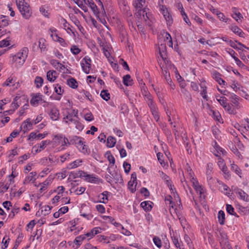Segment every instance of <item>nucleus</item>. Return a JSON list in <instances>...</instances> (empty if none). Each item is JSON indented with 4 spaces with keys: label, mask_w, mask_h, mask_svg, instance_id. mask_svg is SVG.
I'll return each mask as SVG.
<instances>
[{
    "label": "nucleus",
    "mask_w": 249,
    "mask_h": 249,
    "mask_svg": "<svg viewBox=\"0 0 249 249\" xmlns=\"http://www.w3.org/2000/svg\"><path fill=\"white\" fill-rule=\"evenodd\" d=\"M74 178L79 177L87 182L91 183H98L100 180L97 176L94 174H88L87 172L79 170L75 173Z\"/></svg>",
    "instance_id": "3"
},
{
    "label": "nucleus",
    "mask_w": 249,
    "mask_h": 249,
    "mask_svg": "<svg viewBox=\"0 0 249 249\" xmlns=\"http://www.w3.org/2000/svg\"><path fill=\"white\" fill-rule=\"evenodd\" d=\"M43 83V79L42 77L37 76L35 79V84L37 88H40Z\"/></svg>",
    "instance_id": "59"
},
{
    "label": "nucleus",
    "mask_w": 249,
    "mask_h": 249,
    "mask_svg": "<svg viewBox=\"0 0 249 249\" xmlns=\"http://www.w3.org/2000/svg\"><path fill=\"white\" fill-rule=\"evenodd\" d=\"M220 184L222 185V186L223 187V190L222 191V192L226 196H230L231 195V191L230 188L225 183H220Z\"/></svg>",
    "instance_id": "55"
},
{
    "label": "nucleus",
    "mask_w": 249,
    "mask_h": 249,
    "mask_svg": "<svg viewBox=\"0 0 249 249\" xmlns=\"http://www.w3.org/2000/svg\"><path fill=\"white\" fill-rule=\"evenodd\" d=\"M64 23H63V26L65 30L67 31V32L70 34L71 33L74 36V33L73 31L71 29V26L69 25V24L64 19Z\"/></svg>",
    "instance_id": "57"
},
{
    "label": "nucleus",
    "mask_w": 249,
    "mask_h": 249,
    "mask_svg": "<svg viewBox=\"0 0 249 249\" xmlns=\"http://www.w3.org/2000/svg\"><path fill=\"white\" fill-rule=\"evenodd\" d=\"M207 179L209 187L213 189L216 184L215 179L212 176L207 177Z\"/></svg>",
    "instance_id": "53"
},
{
    "label": "nucleus",
    "mask_w": 249,
    "mask_h": 249,
    "mask_svg": "<svg viewBox=\"0 0 249 249\" xmlns=\"http://www.w3.org/2000/svg\"><path fill=\"white\" fill-rule=\"evenodd\" d=\"M212 146L213 148L212 152L215 156L220 157L221 155H225L226 153V152L217 144L216 142H213Z\"/></svg>",
    "instance_id": "14"
},
{
    "label": "nucleus",
    "mask_w": 249,
    "mask_h": 249,
    "mask_svg": "<svg viewBox=\"0 0 249 249\" xmlns=\"http://www.w3.org/2000/svg\"><path fill=\"white\" fill-rule=\"evenodd\" d=\"M59 164H62L66 160H69L71 159V155L69 153H66L59 157Z\"/></svg>",
    "instance_id": "38"
},
{
    "label": "nucleus",
    "mask_w": 249,
    "mask_h": 249,
    "mask_svg": "<svg viewBox=\"0 0 249 249\" xmlns=\"http://www.w3.org/2000/svg\"><path fill=\"white\" fill-rule=\"evenodd\" d=\"M107 172L112 176V178H113L116 181V182H122L123 178H122L120 173L118 172V170L112 171L111 166H108L107 169Z\"/></svg>",
    "instance_id": "17"
},
{
    "label": "nucleus",
    "mask_w": 249,
    "mask_h": 249,
    "mask_svg": "<svg viewBox=\"0 0 249 249\" xmlns=\"http://www.w3.org/2000/svg\"><path fill=\"white\" fill-rule=\"evenodd\" d=\"M36 172H31L28 176H27L23 181V184H28L31 181L34 182L36 179Z\"/></svg>",
    "instance_id": "25"
},
{
    "label": "nucleus",
    "mask_w": 249,
    "mask_h": 249,
    "mask_svg": "<svg viewBox=\"0 0 249 249\" xmlns=\"http://www.w3.org/2000/svg\"><path fill=\"white\" fill-rule=\"evenodd\" d=\"M58 76L56 71L54 70H50L47 73V80L50 82H53Z\"/></svg>",
    "instance_id": "23"
},
{
    "label": "nucleus",
    "mask_w": 249,
    "mask_h": 249,
    "mask_svg": "<svg viewBox=\"0 0 249 249\" xmlns=\"http://www.w3.org/2000/svg\"><path fill=\"white\" fill-rule=\"evenodd\" d=\"M88 4L90 8V9L92 10V12H93L94 14L98 17H99L101 16V13L99 10V8H98V6L94 3V2L91 0H88Z\"/></svg>",
    "instance_id": "21"
},
{
    "label": "nucleus",
    "mask_w": 249,
    "mask_h": 249,
    "mask_svg": "<svg viewBox=\"0 0 249 249\" xmlns=\"http://www.w3.org/2000/svg\"><path fill=\"white\" fill-rule=\"evenodd\" d=\"M84 118L86 121L89 122H91L94 120V116L91 112L85 113Z\"/></svg>",
    "instance_id": "56"
},
{
    "label": "nucleus",
    "mask_w": 249,
    "mask_h": 249,
    "mask_svg": "<svg viewBox=\"0 0 249 249\" xmlns=\"http://www.w3.org/2000/svg\"><path fill=\"white\" fill-rule=\"evenodd\" d=\"M123 83L126 86H131L132 84V80L129 74H127L123 77Z\"/></svg>",
    "instance_id": "44"
},
{
    "label": "nucleus",
    "mask_w": 249,
    "mask_h": 249,
    "mask_svg": "<svg viewBox=\"0 0 249 249\" xmlns=\"http://www.w3.org/2000/svg\"><path fill=\"white\" fill-rule=\"evenodd\" d=\"M54 91L58 95H62L64 92V89L61 85L59 84L53 85Z\"/></svg>",
    "instance_id": "47"
},
{
    "label": "nucleus",
    "mask_w": 249,
    "mask_h": 249,
    "mask_svg": "<svg viewBox=\"0 0 249 249\" xmlns=\"http://www.w3.org/2000/svg\"><path fill=\"white\" fill-rule=\"evenodd\" d=\"M191 182L196 193L199 196L201 199H204L205 190L200 185L196 178H192Z\"/></svg>",
    "instance_id": "6"
},
{
    "label": "nucleus",
    "mask_w": 249,
    "mask_h": 249,
    "mask_svg": "<svg viewBox=\"0 0 249 249\" xmlns=\"http://www.w3.org/2000/svg\"><path fill=\"white\" fill-rule=\"evenodd\" d=\"M116 142V139L114 137L109 136L107 139V146L109 148L113 147L114 146Z\"/></svg>",
    "instance_id": "41"
},
{
    "label": "nucleus",
    "mask_w": 249,
    "mask_h": 249,
    "mask_svg": "<svg viewBox=\"0 0 249 249\" xmlns=\"http://www.w3.org/2000/svg\"><path fill=\"white\" fill-rule=\"evenodd\" d=\"M233 192L237 196L239 199L245 202H249V196L243 190L237 187H231Z\"/></svg>",
    "instance_id": "9"
},
{
    "label": "nucleus",
    "mask_w": 249,
    "mask_h": 249,
    "mask_svg": "<svg viewBox=\"0 0 249 249\" xmlns=\"http://www.w3.org/2000/svg\"><path fill=\"white\" fill-rule=\"evenodd\" d=\"M52 208V207L50 206L49 205H45L44 206H43L41 208V210L42 214H43L44 215H46L49 214L51 212V210Z\"/></svg>",
    "instance_id": "51"
},
{
    "label": "nucleus",
    "mask_w": 249,
    "mask_h": 249,
    "mask_svg": "<svg viewBox=\"0 0 249 249\" xmlns=\"http://www.w3.org/2000/svg\"><path fill=\"white\" fill-rule=\"evenodd\" d=\"M218 219L219 223L220 225H222L224 224L225 215L224 212L223 211L220 210L219 211L218 213Z\"/></svg>",
    "instance_id": "45"
},
{
    "label": "nucleus",
    "mask_w": 249,
    "mask_h": 249,
    "mask_svg": "<svg viewBox=\"0 0 249 249\" xmlns=\"http://www.w3.org/2000/svg\"><path fill=\"white\" fill-rule=\"evenodd\" d=\"M67 83L71 88L73 89H76L78 87V83L76 80L73 78L68 79Z\"/></svg>",
    "instance_id": "39"
},
{
    "label": "nucleus",
    "mask_w": 249,
    "mask_h": 249,
    "mask_svg": "<svg viewBox=\"0 0 249 249\" xmlns=\"http://www.w3.org/2000/svg\"><path fill=\"white\" fill-rule=\"evenodd\" d=\"M48 160H49V162L52 164L56 165L59 164V158L58 157L50 155L48 158H44L41 160L47 161Z\"/></svg>",
    "instance_id": "26"
},
{
    "label": "nucleus",
    "mask_w": 249,
    "mask_h": 249,
    "mask_svg": "<svg viewBox=\"0 0 249 249\" xmlns=\"http://www.w3.org/2000/svg\"><path fill=\"white\" fill-rule=\"evenodd\" d=\"M166 47L165 45H161L159 47V53L161 58L165 61L166 59V52H165Z\"/></svg>",
    "instance_id": "50"
},
{
    "label": "nucleus",
    "mask_w": 249,
    "mask_h": 249,
    "mask_svg": "<svg viewBox=\"0 0 249 249\" xmlns=\"http://www.w3.org/2000/svg\"><path fill=\"white\" fill-rule=\"evenodd\" d=\"M51 141L49 140L42 141L40 143H37L33 147L32 152L34 153V154L40 153L44 150L46 146L49 145Z\"/></svg>",
    "instance_id": "8"
},
{
    "label": "nucleus",
    "mask_w": 249,
    "mask_h": 249,
    "mask_svg": "<svg viewBox=\"0 0 249 249\" xmlns=\"http://www.w3.org/2000/svg\"><path fill=\"white\" fill-rule=\"evenodd\" d=\"M216 100L223 107L228 104L227 103V98L224 96H220L219 98L217 96Z\"/></svg>",
    "instance_id": "61"
},
{
    "label": "nucleus",
    "mask_w": 249,
    "mask_h": 249,
    "mask_svg": "<svg viewBox=\"0 0 249 249\" xmlns=\"http://www.w3.org/2000/svg\"><path fill=\"white\" fill-rule=\"evenodd\" d=\"M163 16L167 22V24L168 26H171V24L173 23V18L171 14L168 11L165 14H163Z\"/></svg>",
    "instance_id": "35"
},
{
    "label": "nucleus",
    "mask_w": 249,
    "mask_h": 249,
    "mask_svg": "<svg viewBox=\"0 0 249 249\" xmlns=\"http://www.w3.org/2000/svg\"><path fill=\"white\" fill-rule=\"evenodd\" d=\"M141 85H142V86H141L142 93L144 98V100L147 99V97L149 98V97L152 96V95H151L150 92L148 91L147 88L145 86V84H142V83Z\"/></svg>",
    "instance_id": "33"
},
{
    "label": "nucleus",
    "mask_w": 249,
    "mask_h": 249,
    "mask_svg": "<svg viewBox=\"0 0 249 249\" xmlns=\"http://www.w3.org/2000/svg\"><path fill=\"white\" fill-rule=\"evenodd\" d=\"M83 160L82 159H77L74 161L69 163L67 166L68 169H72L76 168L80 166L83 163Z\"/></svg>",
    "instance_id": "24"
},
{
    "label": "nucleus",
    "mask_w": 249,
    "mask_h": 249,
    "mask_svg": "<svg viewBox=\"0 0 249 249\" xmlns=\"http://www.w3.org/2000/svg\"><path fill=\"white\" fill-rule=\"evenodd\" d=\"M11 102V100L9 98H6L4 99L0 100V113H3V110L5 109L4 106Z\"/></svg>",
    "instance_id": "36"
},
{
    "label": "nucleus",
    "mask_w": 249,
    "mask_h": 249,
    "mask_svg": "<svg viewBox=\"0 0 249 249\" xmlns=\"http://www.w3.org/2000/svg\"><path fill=\"white\" fill-rule=\"evenodd\" d=\"M50 111L49 112V116L50 118L53 121H57L59 119V112L57 108L54 105H53L50 108Z\"/></svg>",
    "instance_id": "19"
},
{
    "label": "nucleus",
    "mask_w": 249,
    "mask_h": 249,
    "mask_svg": "<svg viewBox=\"0 0 249 249\" xmlns=\"http://www.w3.org/2000/svg\"><path fill=\"white\" fill-rule=\"evenodd\" d=\"M144 4V0H138L135 2V5L137 10L143 9L142 7Z\"/></svg>",
    "instance_id": "62"
},
{
    "label": "nucleus",
    "mask_w": 249,
    "mask_h": 249,
    "mask_svg": "<svg viewBox=\"0 0 249 249\" xmlns=\"http://www.w3.org/2000/svg\"><path fill=\"white\" fill-rule=\"evenodd\" d=\"M20 131L18 130H14L10 135V136L7 138L6 142H10L13 141V139L17 137L19 134Z\"/></svg>",
    "instance_id": "42"
},
{
    "label": "nucleus",
    "mask_w": 249,
    "mask_h": 249,
    "mask_svg": "<svg viewBox=\"0 0 249 249\" xmlns=\"http://www.w3.org/2000/svg\"><path fill=\"white\" fill-rule=\"evenodd\" d=\"M201 90L200 91V94L203 97V99L206 100H208V96L207 95V87L205 84L202 83V81H201V83L199 84Z\"/></svg>",
    "instance_id": "32"
},
{
    "label": "nucleus",
    "mask_w": 249,
    "mask_h": 249,
    "mask_svg": "<svg viewBox=\"0 0 249 249\" xmlns=\"http://www.w3.org/2000/svg\"><path fill=\"white\" fill-rule=\"evenodd\" d=\"M67 175L68 172L65 169H62L61 172L56 174V176L57 177V178L60 180L65 178L67 176Z\"/></svg>",
    "instance_id": "43"
},
{
    "label": "nucleus",
    "mask_w": 249,
    "mask_h": 249,
    "mask_svg": "<svg viewBox=\"0 0 249 249\" xmlns=\"http://www.w3.org/2000/svg\"><path fill=\"white\" fill-rule=\"evenodd\" d=\"M145 101L146 102L151 111L158 108L156 106V103L155 102H154V101L153 100L152 96H151L149 98L147 97V99H145Z\"/></svg>",
    "instance_id": "30"
},
{
    "label": "nucleus",
    "mask_w": 249,
    "mask_h": 249,
    "mask_svg": "<svg viewBox=\"0 0 249 249\" xmlns=\"http://www.w3.org/2000/svg\"><path fill=\"white\" fill-rule=\"evenodd\" d=\"M110 193L107 191H104L101 193L99 197L100 199V202L103 203H107L108 200L107 196Z\"/></svg>",
    "instance_id": "37"
},
{
    "label": "nucleus",
    "mask_w": 249,
    "mask_h": 249,
    "mask_svg": "<svg viewBox=\"0 0 249 249\" xmlns=\"http://www.w3.org/2000/svg\"><path fill=\"white\" fill-rule=\"evenodd\" d=\"M50 63L53 67V68H54L60 72L65 73H67L66 71H68V70L66 69L63 64L60 63L59 61L55 59H51L50 61Z\"/></svg>",
    "instance_id": "16"
},
{
    "label": "nucleus",
    "mask_w": 249,
    "mask_h": 249,
    "mask_svg": "<svg viewBox=\"0 0 249 249\" xmlns=\"http://www.w3.org/2000/svg\"><path fill=\"white\" fill-rule=\"evenodd\" d=\"M38 47L40 48L41 52H44L46 51V40L43 38H41L38 40Z\"/></svg>",
    "instance_id": "46"
},
{
    "label": "nucleus",
    "mask_w": 249,
    "mask_h": 249,
    "mask_svg": "<svg viewBox=\"0 0 249 249\" xmlns=\"http://www.w3.org/2000/svg\"><path fill=\"white\" fill-rule=\"evenodd\" d=\"M68 210L69 208L67 206L62 207L60 208L57 212H56L53 213V217L55 218H57L61 215L67 213Z\"/></svg>",
    "instance_id": "27"
},
{
    "label": "nucleus",
    "mask_w": 249,
    "mask_h": 249,
    "mask_svg": "<svg viewBox=\"0 0 249 249\" xmlns=\"http://www.w3.org/2000/svg\"><path fill=\"white\" fill-rule=\"evenodd\" d=\"M53 142L56 146L60 145L59 151L64 150L71 144H73L72 139L69 141L62 134L56 135L53 139Z\"/></svg>",
    "instance_id": "2"
},
{
    "label": "nucleus",
    "mask_w": 249,
    "mask_h": 249,
    "mask_svg": "<svg viewBox=\"0 0 249 249\" xmlns=\"http://www.w3.org/2000/svg\"><path fill=\"white\" fill-rule=\"evenodd\" d=\"M217 163L219 168L221 169L223 174L224 175V177L227 178H229L230 177V174L224 160L222 159L221 157H218V160Z\"/></svg>",
    "instance_id": "12"
},
{
    "label": "nucleus",
    "mask_w": 249,
    "mask_h": 249,
    "mask_svg": "<svg viewBox=\"0 0 249 249\" xmlns=\"http://www.w3.org/2000/svg\"><path fill=\"white\" fill-rule=\"evenodd\" d=\"M18 99V97H16L12 104H11L10 107L11 108L9 110L3 111V114L6 115L7 114H12L15 110L18 108L19 107V105L18 103L17 100Z\"/></svg>",
    "instance_id": "20"
},
{
    "label": "nucleus",
    "mask_w": 249,
    "mask_h": 249,
    "mask_svg": "<svg viewBox=\"0 0 249 249\" xmlns=\"http://www.w3.org/2000/svg\"><path fill=\"white\" fill-rule=\"evenodd\" d=\"M149 11V9L147 8L139 9L137 12V16H139V18L142 20H143L145 21H146L147 20H151L152 16Z\"/></svg>",
    "instance_id": "10"
},
{
    "label": "nucleus",
    "mask_w": 249,
    "mask_h": 249,
    "mask_svg": "<svg viewBox=\"0 0 249 249\" xmlns=\"http://www.w3.org/2000/svg\"><path fill=\"white\" fill-rule=\"evenodd\" d=\"M184 240L187 244L190 249L193 248V242H192L190 237L187 234H185L184 236Z\"/></svg>",
    "instance_id": "64"
},
{
    "label": "nucleus",
    "mask_w": 249,
    "mask_h": 249,
    "mask_svg": "<svg viewBox=\"0 0 249 249\" xmlns=\"http://www.w3.org/2000/svg\"><path fill=\"white\" fill-rule=\"evenodd\" d=\"M91 60L88 56H86L84 57L80 62L83 71L86 74L90 72L91 70Z\"/></svg>",
    "instance_id": "11"
},
{
    "label": "nucleus",
    "mask_w": 249,
    "mask_h": 249,
    "mask_svg": "<svg viewBox=\"0 0 249 249\" xmlns=\"http://www.w3.org/2000/svg\"><path fill=\"white\" fill-rule=\"evenodd\" d=\"M245 122L243 121L241 125L237 124L238 130L241 132L243 137L247 140H249V119L247 118L244 119Z\"/></svg>",
    "instance_id": "7"
},
{
    "label": "nucleus",
    "mask_w": 249,
    "mask_h": 249,
    "mask_svg": "<svg viewBox=\"0 0 249 249\" xmlns=\"http://www.w3.org/2000/svg\"><path fill=\"white\" fill-rule=\"evenodd\" d=\"M101 97L105 100L108 101L110 99V94L106 90H103L100 93Z\"/></svg>",
    "instance_id": "58"
},
{
    "label": "nucleus",
    "mask_w": 249,
    "mask_h": 249,
    "mask_svg": "<svg viewBox=\"0 0 249 249\" xmlns=\"http://www.w3.org/2000/svg\"><path fill=\"white\" fill-rule=\"evenodd\" d=\"M17 5L23 18L28 19L32 14L31 8L28 3L26 2L25 0H23L19 1Z\"/></svg>",
    "instance_id": "4"
},
{
    "label": "nucleus",
    "mask_w": 249,
    "mask_h": 249,
    "mask_svg": "<svg viewBox=\"0 0 249 249\" xmlns=\"http://www.w3.org/2000/svg\"><path fill=\"white\" fill-rule=\"evenodd\" d=\"M229 146L231 150V151L235 154L238 157H240L241 155L240 153L238 151V149H237L235 145H234L232 142H230L229 143Z\"/></svg>",
    "instance_id": "52"
},
{
    "label": "nucleus",
    "mask_w": 249,
    "mask_h": 249,
    "mask_svg": "<svg viewBox=\"0 0 249 249\" xmlns=\"http://www.w3.org/2000/svg\"><path fill=\"white\" fill-rule=\"evenodd\" d=\"M70 51L73 55H77L81 52V50L75 45L71 46Z\"/></svg>",
    "instance_id": "63"
},
{
    "label": "nucleus",
    "mask_w": 249,
    "mask_h": 249,
    "mask_svg": "<svg viewBox=\"0 0 249 249\" xmlns=\"http://www.w3.org/2000/svg\"><path fill=\"white\" fill-rule=\"evenodd\" d=\"M114 225L118 229L120 232L126 236H129L131 234V232L125 229L124 226L120 223L118 222H114Z\"/></svg>",
    "instance_id": "22"
},
{
    "label": "nucleus",
    "mask_w": 249,
    "mask_h": 249,
    "mask_svg": "<svg viewBox=\"0 0 249 249\" xmlns=\"http://www.w3.org/2000/svg\"><path fill=\"white\" fill-rule=\"evenodd\" d=\"M9 24L8 18L2 16L0 18V28H3L7 26Z\"/></svg>",
    "instance_id": "49"
},
{
    "label": "nucleus",
    "mask_w": 249,
    "mask_h": 249,
    "mask_svg": "<svg viewBox=\"0 0 249 249\" xmlns=\"http://www.w3.org/2000/svg\"><path fill=\"white\" fill-rule=\"evenodd\" d=\"M33 124L32 121L30 118H28L22 123L20 127V130L25 133L32 129Z\"/></svg>",
    "instance_id": "18"
},
{
    "label": "nucleus",
    "mask_w": 249,
    "mask_h": 249,
    "mask_svg": "<svg viewBox=\"0 0 249 249\" xmlns=\"http://www.w3.org/2000/svg\"><path fill=\"white\" fill-rule=\"evenodd\" d=\"M28 53V48L24 47L15 54H11L10 57L12 58V65L17 69L21 68L26 61Z\"/></svg>",
    "instance_id": "1"
},
{
    "label": "nucleus",
    "mask_w": 249,
    "mask_h": 249,
    "mask_svg": "<svg viewBox=\"0 0 249 249\" xmlns=\"http://www.w3.org/2000/svg\"><path fill=\"white\" fill-rule=\"evenodd\" d=\"M230 29L235 34L239 36L243 37L244 33L242 30L235 24H232L230 27Z\"/></svg>",
    "instance_id": "28"
},
{
    "label": "nucleus",
    "mask_w": 249,
    "mask_h": 249,
    "mask_svg": "<svg viewBox=\"0 0 249 249\" xmlns=\"http://www.w3.org/2000/svg\"><path fill=\"white\" fill-rule=\"evenodd\" d=\"M73 144H75L79 151L84 154L89 155L90 153V150L88 146L85 144L84 139L82 138L74 136L72 138Z\"/></svg>",
    "instance_id": "5"
},
{
    "label": "nucleus",
    "mask_w": 249,
    "mask_h": 249,
    "mask_svg": "<svg viewBox=\"0 0 249 249\" xmlns=\"http://www.w3.org/2000/svg\"><path fill=\"white\" fill-rule=\"evenodd\" d=\"M213 78L220 85H225V81L221 78V75L219 73H214L213 74Z\"/></svg>",
    "instance_id": "48"
},
{
    "label": "nucleus",
    "mask_w": 249,
    "mask_h": 249,
    "mask_svg": "<svg viewBox=\"0 0 249 249\" xmlns=\"http://www.w3.org/2000/svg\"><path fill=\"white\" fill-rule=\"evenodd\" d=\"M220 235V243L223 249H232L228 240V237L225 232L222 231H219Z\"/></svg>",
    "instance_id": "13"
},
{
    "label": "nucleus",
    "mask_w": 249,
    "mask_h": 249,
    "mask_svg": "<svg viewBox=\"0 0 249 249\" xmlns=\"http://www.w3.org/2000/svg\"><path fill=\"white\" fill-rule=\"evenodd\" d=\"M43 95L40 93H33L31 95L30 104L34 107H37L39 104L43 101Z\"/></svg>",
    "instance_id": "15"
},
{
    "label": "nucleus",
    "mask_w": 249,
    "mask_h": 249,
    "mask_svg": "<svg viewBox=\"0 0 249 249\" xmlns=\"http://www.w3.org/2000/svg\"><path fill=\"white\" fill-rule=\"evenodd\" d=\"M119 4L121 9L124 12L127 13L129 11V7L127 5V2L125 0H120Z\"/></svg>",
    "instance_id": "31"
},
{
    "label": "nucleus",
    "mask_w": 249,
    "mask_h": 249,
    "mask_svg": "<svg viewBox=\"0 0 249 249\" xmlns=\"http://www.w3.org/2000/svg\"><path fill=\"white\" fill-rule=\"evenodd\" d=\"M171 239L174 245L177 249H178V247H180V246L183 245L179 236L173 234V235L171 236Z\"/></svg>",
    "instance_id": "29"
},
{
    "label": "nucleus",
    "mask_w": 249,
    "mask_h": 249,
    "mask_svg": "<svg viewBox=\"0 0 249 249\" xmlns=\"http://www.w3.org/2000/svg\"><path fill=\"white\" fill-rule=\"evenodd\" d=\"M231 171L235 172L237 175H238L240 178L241 177V170L238 167V166L233 163L231 164Z\"/></svg>",
    "instance_id": "54"
},
{
    "label": "nucleus",
    "mask_w": 249,
    "mask_h": 249,
    "mask_svg": "<svg viewBox=\"0 0 249 249\" xmlns=\"http://www.w3.org/2000/svg\"><path fill=\"white\" fill-rule=\"evenodd\" d=\"M223 108L229 114H235L236 113V110L231 104L228 103Z\"/></svg>",
    "instance_id": "40"
},
{
    "label": "nucleus",
    "mask_w": 249,
    "mask_h": 249,
    "mask_svg": "<svg viewBox=\"0 0 249 249\" xmlns=\"http://www.w3.org/2000/svg\"><path fill=\"white\" fill-rule=\"evenodd\" d=\"M152 202L150 201H143L141 203V206L145 211H149L152 209Z\"/></svg>",
    "instance_id": "34"
},
{
    "label": "nucleus",
    "mask_w": 249,
    "mask_h": 249,
    "mask_svg": "<svg viewBox=\"0 0 249 249\" xmlns=\"http://www.w3.org/2000/svg\"><path fill=\"white\" fill-rule=\"evenodd\" d=\"M226 211L229 214L232 215L237 216L236 213L234 212V208L231 205H226Z\"/></svg>",
    "instance_id": "60"
}]
</instances>
